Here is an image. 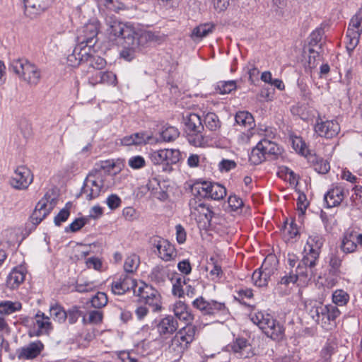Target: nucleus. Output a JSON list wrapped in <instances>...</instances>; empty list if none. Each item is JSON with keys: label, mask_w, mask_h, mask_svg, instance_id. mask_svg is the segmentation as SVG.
I'll return each instance as SVG.
<instances>
[{"label": "nucleus", "mask_w": 362, "mask_h": 362, "mask_svg": "<svg viewBox=\"0 0 362 362\" xmlns=\"http://www.w3.org/2000/svg\"><path fill=\"white\" fill-rule=\"evenodd\" d=\"M196 327L186 325L180 329L171 340V348L174 351L182 353L194 339Z\"/></svg>", "instance_id": "obj_13"}, {"label": "nucleus", "mask_w": 362, "mask_h": 362, "mask_svg": "<svg viewBox=\"0 0 362 362\" xmlns=\"http://www.w3.org/2000/svg\"><path fill=\"white\" fill-rule=\"evenodd\" d=\"M173 284L172 293L175 296L181 298L184 295L183 286L186 284L185 277L178 276L177 274L170 278Z\"/></svg>", "instance_id": "obj_36"}, {"label": "nucleus", "mask_w": 362, "mask_h": 362, "mask_svg": "<svg viewBox=\"0 0 362 362\" xmlns=\"http://www.w3.org/2000/svg\"><path fill=\"white\" fill-rule=\"evenodd\" d=\"M180 159V152L177 149H160L151 153V160L155 165L175 164Z\"/></svg>", "instance_id": "obj_15"}, {"label": "nucleus", "mask_w": 362, "mask_h": 362, "mask_svg": "<svg viewBox=\"0 0 362 362\" xmlns=\"http://www.w3.org/2000/svg\"><path fill=\"white\" fill-rule=\"evenodd\" d=\"M327 321H334L340 314L339 310L334 305H327Z\"/></svg>", "instance_id": "obj_59"}, {"label": "nucleus", "mask_w": 362, "mask_h": 362, "mask_svg": "<svg viewBox=\"0 0 362 362\" xmlns=\"http://www.w3.org/2000/svg\"><path fill=\"white\" fill-rule=\"evenodd\" d=\"M70 215V211L68 208L62 209L59 214L54 217V222L57 226H59L62 223L65 222Z\"/></svg>", "instance_id": "obj_55"}, {"label": "nucleus", "mask_w": 362, "mask_h": 362, "mask_svg": "<svg viewBox=\"0 0 362 362\" xmlns=\"http://www.w3.org/2000/svg\"><path fill=\"white\" fill-rule=\"evenodd\" d=\"M170 276V271L167 267L158 265L153 268L149 278L151 281L156 284H163Z\"/></svg>", "instance_id": "obj_31"}, {"label": "nucleus", "mask_w": 362, "mask_h": 362, "mask_svg": "<svg viewBox=\"0 0 362 362\" xmlns=\"http://www.w3.org/2000/svg\"><path fill=\"white\" fill-rule=\"evenodd\" d=\"M103 317V312L100 310H91L88 312L87 316H83V322L86 324H99L102 322Z\"/></svg>", "instance_id": "obj_47"}, {"label": "nucleus", "mask_w": 362, "mask_h": 362, "mask_svg": "<svg viewBox=\"0 0 362 362\" xmlns=\"http://www.w3.org/2000/svg\"><path fill=\"white\" fill-rule=\"evenodd\" d=\"M341 249L345 253H351L357 250V243L353 231L346 232L341 241Z\"/></svg>", "instance_id": "obj_34"}, {"label": "nucleus", "mask_w": 362, "mask_h": 362, "mask_svg": "<svg viewBox=\"0 0 362 362\" xmlns=\"http://www.w3.org/2000/svg\"><path fill=\"white\" fill-rule=\"evenodd\" d=\"M250 319L267 337L272 339H281L283 338L284 334L283 325L271 315L257 311L251 313Z\"/></svg>", "instance_id": "obj_3"}, {"label": "nucleus", "mask_w": 362, "mask_h": 362, "mask_svg": "<svg viewBox=\"0 0 362 362\" xmlns=\"http://www.w3.org/2000/svg\"><path fill=\"white\" fill-rule=\"evenodd\" d=\"M33 182L30 170L24 166L18 167L11 178V184L16 189H25Z\"/></svg>", "instance_id": "obj_19"}, {"label": "nucleus", "mask_w": 362, "mask_h": 362, "mask_svg": "<svg viewBox=\"0 0 362 362\" xmlns=\"http://www.w3.org/2000/svg\"><path fill=\"white\" fill-rule=\"evenodd\" d=\"M189 206L190 208L191 214H194L195 216H196L197 211L199 214H204L206 217H207L208 214L206 212H204V211H206L209 214L212 213V211L211 210H209V209L207 208L204 203H202V202L197 203L196 199H190V201L189 202Z\"/></svg>", "instance_id": "obj_46"}, {"label": "nucleus", "mask_w": 362, "mask_h": 362, "mask_svg": "<svg viewBox=\"0 0 362 362\" xmlns=\"http://www.w3.org/2000/svg\"><path fill=\"white\" fill-rule=\"evenodd\" d=\"M57 204V199L53 191H48L45 196L37 202L34 211L30 217L29 222L27 223V227L30 224L32 227L30 229L35 228L54 209Z\"/></svg>", "instance_id": "obj_6"}, {"label": "nucleus", "mask_w": 362, "mask_h": 362, "mask_svg": "<svg viewBox=\"0 0 362 362\" xmlns=\"http://www.w3.org/2000/svg\"><path fill=\"white\" fill-rule=\"evenodd\" d=\"M93 49L87 47V51L82 53V57H85L84 64L88 66V70H98L103 69L106 66V61L98 55L92 54Z\"/></svg>", "instance_id": "obj_28"}, {"label": "nucleus", "mask_w": 362, "mask_h": 362, "mask_svg": "<svg viewBox=\"0 0 362 362\" xmlns=\"http://www.w3.org/2000/svg\"><path fill=\"white\" fill-rule=\"evenodd\" d=\"M128 165L132 169L138 170L146 165V160L141 156H134L129 159Z\"/></svg>", "instance_id": "obj_52"}, {"label": "nucleus", "mask_w": 362, "mask_h": 362, "mask_svg": "<svg viewBox=\"0 0 362 362\" xmlns=\"http://www.w3.org/2000/svg\"><path fill=\"white\" fill-rule=\"evenodd\" d=\"M35 320L37 329L34 330L31 336L40 337V335L48 334L49 332L52 330V327L49 321V317L45 316L43 313L38 311L35 316Z\"/></svg>", "instance_id": "obj_29"}, {"label": "nucleus", "mask_w": 362, "mask_h": 362, "mask_svg": "<svg viewBox=\"0 0 362 362\" xmlns=\"http://www.w3.org/2000/svg\"><path fill=\"white\" fill-rule=\"evenodd\" d=\"M276 270V263L274 257H267L261 267L253 272L252 275L253 284L258 287L267 286L269 280L275 273Z\"/></svg>", "instance_id": "obj_10"}, {"label": "nucleus", "mask_w": 362, "mask_h": 362, "mask_svg": "<svg viewBox=\"0 0 362 362\" xmlns=\"http://www.w3.org/2000/svg\"><path fill=\"white\" fill-rule=\"evenodd\" d=\"M105 20L106 31L113 37H122L124 40H129L132 36L137 33L131 25L119 21L113 16H106Z\"/></svg>", "instance_id": "obj_9"}, {"label": "nucleus", "mask_w": 362, "mask_h": 362, "mask_svg": "<svg viewBox=\"0 0 362 362\" xmlns=\"http://www.w3.org/2000/svg\"><path fill=\"white\" fill-rule=\"evenodd\" d=\"M341 264V260L337 256H332L329 260V266L331 267L330 272L334 274L339 273V268Z\"/></svg>", "instance_id": "obj_61"}, {"label": "nucleus", "mask_w": 362, "mask_h": 362, "mask_svg": "<svg viewBox=\"0 0 362 362\" xmlns=\"http://www.w3.org/2000/svg\"><path fill=\"white\" fill-rule=\"evenodd\" d=\"M22 304L19 301L4 300L0 302V314L4 315H11L21 310Z\"/></svg>", "instance_id": "obj_35"}, {"label": "nucleus", "mask_w": 362, "mask_h": 362, "mask_svg": "<svg viewBox=\"0 0 362 362\" xmlns=\"http://www.w3.org/2000/svg\"><path fill=\"white\" fill-rule=\"evenodd\" d=\"M228 202L233 211H237L243 206V200L236 195H230L228 197Z\"/></svg>", "instance_id": "obj_57"}, {"label": "nucleus", "mask_w": 362, "mask_h": 362, "mask_svg": "<svg viewBox=\"0 0 362 362\" xmlns=\"http://www.w3.org/2000/svg\"><path fill=\"white\" fill-rule=\"evenodd\" d=\"M362 33V8L352 17L346 32V49L352 52L359 42Z\"/></svg>", "instance_id": "obj_11"}, {"label": "nucleus", "mask_w": 362, "mask_h": 362, "mask_svg": "<svg viewBox=\"0 0 362 362\" xmlns=\"http://www.w3.org/2000/svg\"><path fill=\"white\" fill-rule=\"evenodd\" d=\"M50 316L59 323L64 322L67 317L66 312L59 304L54 303L49 308Z\"/></svg>", "instance_id": "obj_39"}, {"label": "nucleus", "mask_w": 362, "mask_h": 362, "mask_svg": "<svg viewBox=\"0 0 362 362\" xmlns=\"http://www.w3.org/2000/svg\"><path fill=\"white\" fill-rule=\"evenodd\" d=\"M324 240L321 235L317 233L310 235L303 250V257L296 268V274H290L281 278L280 283L284 285L294 284L298 276H308L314 274L313 268L315 267L320 253Z\"/></svg>", "instance_id": "obj_1"}, {"label": "nucleus", "mask_w": 362, "mask_h": 362, "mask_svg": "<svg viewBox=\"0 0 362 362\" xmlns=\"http://www.w3.org/2000/svg\"><path fill=\"white\" fill-rule=\"evenodd\" d=\"M185 127L189 133L198 137V141H194V144L199 145L202 141L201 133L204 129L200 117L195 113H190L185 119Z\"/></svg>", "instance_id": "obj_22"}, {"label": "nucleus", "mask_w": 362, "mask_h": 362, "mask_svg": "<svg viewBox=\"0 0 362 362\" xmlns=\"http://www.w3.org/2000/svg\"><path fill=\"white\" fill-rule=\"evenodd\" d=\"M236 163L233 160L223 159L218 164V168L221 172H228L236 167Z\"/></svg>", "instance_id": "obj_58"}, {"label": "nucleus", "mask_w": 362, "mask_h": 362, "mask_svg": "<svg viewBox=\"0 0 362 362\" xmlns=\"http://www.w3.org/2000/svg\"><path fill=\"white\" fill-rule=\"evenodd\" d=\"M114 185L113 176L104 171L90 172L85 180L81 193L88 200L98 197Z\"/></svg>", "instance_id": "obj_2"}, {"label": "nucleus", "mask_w": 362, "mask_h": 362, "mask_svg": "<svg viewBox=\"0 0 362 362\" xmlns=\"http://www.w3.org/2000/svg\"><path fill=\"white\" fill-rule=\"evenodd\" d=\"M100 3L104 5L108 10L119 13L122 11L127 9L126 5L118 0H100Z\"/></svg>", "instance_id": "obj_44"}, {"label": "nucleus", "mask_w": 362, "mask_h": 362, "mask_svg": "<svg viewBox=\"0 0 362 362\" xmlns=\"http://www.w3.org/2000/svg\"><path fill=\"white\" fill-rule=\"evenodd\" d=\"M134 295L139 297L141 301L151 306L153 311L158 312L161 310V296L151 286L141 282L138 289L134 290Z\"/></svg>", "instance_id": "obj_8"}, {"label": "nucleus", "mask_w": 362, "mask_h": 362, "mask_svg": "<svg viewBox=\"0 0 362 362\" xmlns=\"http://www.w3.org/2000/svg\"><path fill=\"white\" fill-rule=\"evenodd\" d=\"M237 88L235 81H222L217 83L216 90L220 94H228Z\"/></svg>", "instance_id": "obj_43"}, {"label": "nucleus", "mask_w": 362, "mask_h": 362, "mask_svg": "<svg viewBox=\"0 0 362 362\" xmlns=\"http://www.w3.org/2000/svg\"><path fill=\"white\" fill-rule=\"evenodd\" d=\"M209 185L207 182L194 183L191 187L192 192L194 196L208 198Z\"/></svg>", "instance_id": "obj_40"}, {"label": "nucleus", "mask_w": 362, "mask_h": 362, "mask_svg": "<svg viewBox=\"0 0 362 362\" xmlns=\"http://www.w3.org/2000/svg\"><path fill=\"white\" fill-rule=\"evenodd\" d=\"M235 122L238 124L252 129L255 126V121L252 115L248 112H239L235 115Z\"/></svg>", "instance_id": "obj_37"}, {"label": "nucleus", "mask_w": 362, "mask_h": 362, "mask_svg": "<svg viewBox=\"0 0 362 362\" xmlns=\"http://www.w3.org/2000/svg\"><path fill=\"white\" fill-rule=\"evenodd\" d=\"M315 131L319 136L329 139L338 134L340 127L334 120L317 121L315 126Z\"/></svg>", "instance_id": "obj_21"}, {"label": "nucleus", "mask_w": 362, "mask_h": 362, "mask_svg": "<svg viewBox=\"0 0 362 362\" xmlns=\"http://www.w3.org/2000/svg\"><path fill=\"white\" fill-rule=\"evenodd\" d=\"M206 127L210 131H216L221 127V122L214 112H208L204 117Z\"/></svg>", "instance_id": "obj_41"}, {"label": "nucleus", "mask_w": 362, "mask_h": 362, "mask_svg": "<svg viewBox=\"0 0 362 362\" xmlns=\"http://www.w3.org/2000/svg\"><path fill=\"white\" fill-rule=\"evenodd\" d=\"M117 83L116 75L112 71H102L100 84H106L115 86Z\"/></svg>", "instance_id": "obj_50"}, {"label": "nucleus", "mask_w": 362, "mask_h": 362, "mask_svg": "<svg viewBox=\"0 0 362 362\" xmlns=\"http://www.w3.org/2000/svg\"><path fill=\"white\" fill-rule=\"evenodd\" d=\"M86 264L89 269H94L95 270H100L102 267V262L98 257H89L86 260Z\"/></svg>", "instance_id": "obj_64"}, {"label": "nucleus", "mask_w": 362, "mask_h": 362, "mask_svg": "<svg viewBox=\"0 0 362 362\" xmlns=\"http://www.w3.org/2000/svg\"><path fill=\"white\" fill-rule=\"evenodd\" d=\"M156 327L160 336L168 337L177 331L178 322L173 316L168 315L160 320Z\"/></svg>", "instance_id": "obj_23"}, {"label": "nucleus", "mask_w": 362, "mask_h": 362, "mask_svg": "<svg viewBox=\"0 0 362 362\" xmlns=\"http://www.w3.org/2000/svg\"><path fill=\"white\" fill-rule=\"evenodd\" d=\"M169 310L173 313L177 320L184 322L187 325H192L194 316L185 302L177 300L170 306Z\"/></svg>", "instance_id": "obj_18"}, {"label": "nucleus", "mask_w": 362, "mask_h": 362, "mask_svg": "<svg viewBox=\"0 0 362 362\" xmlns=\"http://www.w3.org/2000/svg\"><path fill=\"white\" fill-rule=\"evenodd\" d=\"M136 286V279L127 274H123L112 281L111 291L115 295H123L131 289L134 291Z\"/></svg>", "instance_id": "obj_17"}, {"label": "nucleus", "mask_w": 362, "mask_h": 362, "mask_svg": "<svg viewBox=\"0 0 362 362\" xmlns=\"http://www.w3.org/2000/svg\"><path fill=\"white\" fill-rule=\"evenodd\" d=\"M134 139V145H141L146 144L150 139V136L144 132H138L132 134Z\"/></svg>", "instance_id": "obj_63"}, {"label": "nucleus", "mask_w": 362, "mask_h": 362, "mask_svg": "<svg viewBox=\"0 0 362 362\" xmlns=\"http://www.w3.org/2000/svg\"><path fill=\"white\" fill-rule=\"evenodd\" d=\"M214 28L215 25L211 23L200 24L193 29L191 37L194 41L201 40L210 33H212Z\"/></svg>", "instance_id": "obj_30"}, {"label": "nucleus", "mask_w": 362, "mask_h": 362, "mask_svg": "<svg viewBox=\"0 0 362 362\" xmlns=\"http://www.w3.org/2000/svg\"><path fill=\"white\" fill-rule=\"evenodd\" d=\"M226 195V189L218 183H211L209 185V197L214 200H221Z\"/></svg>", "instance_id": "obj_38"}, {"label": "nucleus", "mask_w": 362, "mask_h": 362, "mask_svg": "<svg viewBox=\"0 0 362 362\" xmlns=\"http://www.w3.org/2000/svg\"><path fill=\"white\" fill-rule=\"evenodd\" d=\"M314 168L318 173L325 174L329 172L330 165L327 160L320 158L314 164Z\"/></svg>", "instance_id": "obj_54"}, {"label": "nucleus", "mask_w": 362, "mask_h": 362, "mask_svg": "<svg viewBox=\"0 0 362 362\" xmlns=\"http://www.w3.org/2000/svg\"><path fill=\"white\" fill-rule=\"evenodd\" d=\"M107 301V296L103 292H98L90 300L91 305L98 309L105 307Z\"/></svg>", "instance_id": "obj_48"}, {"label": "nucleus", "mask_w": 362, "mask_h": 362, "mask_svg": "<svg viewBox=\"0 0 362 362\" xmlns=\"http://www.w3.org/2000/svg\"><path fill=\"white\" fill-rule=\"evenodd\" d=\"M335 347L331 343H326L320 352V356L322 359L327 361L330 359L334 351Z\"/></svg>", "instance_id": "obj_56"}, {"label": "nucleus", "mask_w": 362, "mask_h": 362, "mask_svg": "<svg viewBox=\"0 0 362 362\" xmlns=\"http://www.w3.org/2000/svg\"><path fill=\"white\" fill-rule=\"evenodd\" d=\"M98 31L99 22L97 20L89 21L78 30V44L83 47L92 48L97 42Z\"/></svg>", "instance_id": "obj_12"}, {"label": "nucleus", "mask_w": 362, "mask_h": 362, "mask_svg": "<svg viewBox=\"0 0 362 362\" xmlns=\"http://www.w3.org/2000/svg\"><path fill=\"white\" fill-rule=\"evenodd\" d=\"M180 135L179 130L172 126H168L164 127L163 131L160 132V136L164 141H172L175 140Z\"/></svg>", "instance_id": "obj_45"}, {"label": "nucleus", "mask_w": 362, "mask_h": 362, "mask_svg": "<svg viewBox=\"0 0 362 362\" xmlns=\"http://www.w3.org/2000/svg\"><path fill=\"white\" fill-rule=\"evenodd\" d=\"M323 35V30L317 28L310 35V45L312 46L316 45L322 40Z\"/></svg>", "instance_id": "obj_60"}, {"label": "nucleus", "mask_w": 362, "mask_h": 362, "mask_svg": "<svg viewBox=\"0 0 362 362\" xmlns=\"http://www.w3.org/2000/svg\"><path fill=\"white\" fill-rule=\"evenodd\" d=\"M9 69L30 86H36L41 78L40 70L25 59H13L10 64Z\"/></svg>", "instance_id": "obj_4"}, {"label": "nucleus", "mask_w": 362, "mask_h": 362, "mask_svg": "<svg viewBox=\"0 0 362 362\" xmlns=\"http://www.w3.org/2000/svg\"><path fill=\"white\" fill-rule=\"evenodd\" d=\"M25 279V273L22 269H13L7 277V286L11 289H15L23 282Z\"/></svg>", "instance_id": "obj_32"}, {"label": "nucleus", "mask_w": 362, "mask_h": 362, "mask_svg": "<svg viewBox=\"0 0 362 362\" xmlns=\"http://www.w3.org/2000/svg\"><path fill=\"white\" fill-rule=\"evenodd\" d=\"M101 72L102 71L98 70H88L87 79L88 83L93 86L100 84Z\"/></svg>", "instance_id": "obj_53"}, {"label": "nucleus", "mask_w": 362, "mask_h": 362, "mask_svg": "<svg viewBox=\"0 0 362 362\" xmlns=\"http://www.w3.org/2000/svg\"><path fill=\"white\" fill-rule=\"evenodd\" d=\"M346 196L345 189L341 186H336L330 189L325 195V203L329 208L340 204Z\"/></svg>", "instance_id": "obj_27"}, {"label": "nucleus", "mask_w": 362, "mask_h": 362, "mask_svg": "<svg viewBox=\"0 0 362 362\" xmlns=\"http://www.w3.org/2000/svg\"><path fill=\"white\" fill-rule=\"evenodd\" d=\"M228 349L241 358H248L255 355L254 349L247 339L243 337L236 338L228 345Z\"/></svg>", "instance_id": "obj_16"}, {"label": "nucleus", "mask_w": 362, "mask_h": 362, "mask_svg": "<svg viewBox=\"0 0 362 362\" xmlns=\"http://www.w3.org/2000/svg\"><path fill=\"white\" fill-rule=\"evenodd\" d=\"M349 296L346 292L343 290L339 289L334 292L332 295V301L337 305H344L349 301Z\"/></svg>", "instance_id": "obj_49"}, {"label": "nucleus", "mask_w": 362, "mask_h": 362, "mask_svg": "<svg viewBox=\"0 0 362 362\" xmlns=\"http://www.w3.org/2000/svg\"><path fill=\"white\" fill-rule=\"evenodd\" d=\"M155 35L148 30H141L131 37V40H125V46L120 52V56L127 62L132 61L136 56V53L139 50L141 46L146 42L153 41Z\"/></svg>", "instance_id": "obj_5"}, {"label": "nucleus", "mask_w": 362, "mask_h": 362, "mask_svg": "<svg viewBox=\"0 0 362 362\" xmlns=\"http://www.w3.org/2000/svg\"><path fill=\"white\" fill-rule=\"evenodd\" d=\"M87 221V218H78L75 219L68 227L65 228V232H77L86 224Z\"/></svg>", "instance_id": "obj_51"}, {"label": "nucleus", "mask_w": 362, "mask_h": 362, "mask_svg": "<svg viewBox=\"0 0 362 362\" xmlns=\"http://www.w3.org/2000/svg\"><path fill=\"white\" fill-rule=\"evenodd\" d=\"M66 314H67L66 318H68L70 324L75 323L78 320L79 316L81 315L80 310H78V308L76 307V306L69 309L68 310V312L66 313Z\"/></svg>", "instance_id": "obj_62"}, {"label": "nucleus", "mask_w": 362, "mask_h": 362, "mask_svg": "<svg viewBox=\"0 0 362 362\" xmlns=\"http://www.w3.org/2000/svg\"><path fill=\"white\" fill-rule=\"evenodd\" d=\"M87 51V47L78 44L74 48L72 54L67 57V63L71 66H77L81 63H84L85 57H82V53Z\"/></svg>", "instance_id": "obj_33"}, {"label": "nucleus", "mask_w": 362, "mask_h": 362, "mask_svg": "<svg viewBox=\"0 0 362 362\" xmlns=\"http://www.w3.org/2000/svg\"><path fill=\"white\" fill-rule=\"evenodd\" d=\"M154 245H156L159 257L164 261H170L173 259L177 252L174 246L170 243L167 240L158 238L154 240Z\"/></svg>", "instance_id": "obj_24"}, {"label": "nucleus", "mask_w": 362, "mask_h": 362, "mask_svg": "<svg viewBox=\"0 0 362 362\" xmlns=\"http://www.w3.org/2000/svg\"><path fill=\"white\" fill-rule=\"evenodd\" d=\"M44 346L40 341L30 343L21 348L18 352L19 359L30 360L36 358L42 351Z\"/></svg>", "instance_id": "obj_26"}, {"label": "nucleus", "mask_w": 362, "mask_h": 362, "mask_svg": "<svg viewBox=\"0 0 362 362\" xmlns=\"http://www.w3.org/2000/svg\"><path fill=\"white\" fill-rule=\"evenodd\" d=\"M192 306L204 316H214L218 313H224L227 310L224 303L214 300H206L202 296L194 300Z\"/></svg>", "instance_id": "obj_14"}, {"label": "nucleus", "mask_w": 362, "mask_h": 362, "mask_svg": "<svg viewBox=\"0 0 362 362\" xmlns=\"http://www.w3.org/2000/svg\"><path fill=\"white\" fill-rule=\"evenodd\" d=\"M24 13L30 18H34L45 11L52 3V0H23Z\"/></svg>", "instance_id": "obj_20"}, {"label": "nucleus", "mask_w": 362, "mask_h": 362, "mask_svg": "<svg viewBox=\"0 0 362 362\" xmlns=\"http://www.w3.org/2000/svg\"><path fill=\"white\" fill-rule=\"evenodd\" d=\"M306 310L312 319L319 323L320 322H326L327 305L317 301H310L305 305Z\"/></svg>", "instance_id": "obj_25"}, {"label": "nucleus", "mask_w": 362, "mask_h": 362, "mask_svg": "<svg viewBox=\"0 0 362 362\" xmlns=\"http://www.w3.org/2000/svg\"><path fill=\"white\" fill-rule=\"evenodd\" d=\"M139 257L135 254L128 256L124 264V269L127 273H134L139 265Z\"/></svg>", "instance_id": "obj_42"}, {"label": "nucleus", "mask_w": 362, "mask_h": 362, "mask_svg": "<svg viewBox=\"0 0 362 362\" xmlns=\"http://www.w3.org/2000/svg\"><path fill=\"white\" fill-rule=\"evenodd\" d=\"M281 153L280 148L273 141L262 139L252 148L249 157L251 164L259 165L271 156H276Z\"/></svg>", "instance_id": "obj_7"}]
</instances>
